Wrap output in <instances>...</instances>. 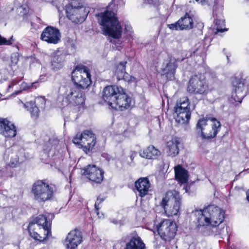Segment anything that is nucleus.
Returning a JSON list of instances; mask_svg holds the SVG:
<instances>
[{"label":"nucleus","instance_id":"24","mask_svg":"<svg viewBox=\"0 0 249 249\" xmlns=\"http://www.w3.org/2000/svg\"><path fill=\"white\" fill-rule=\"evenodd\" d=\"M140 156L146 159H156L160 155V152L153 145H150L139 151Z\"/></svg>","mask_w":249,"mask_h":249},{"label":"nucleus","instance_id":"38","mask_svg":"<svg viewBox=\"0 0 249 249\" xmlns=\"http://www.w3.org/2000/svg\"><path fill=\"white\" fill-rule=\"evenodd\" d=\"M19 82V80H18L17 79H13L11 82V83L8 86L7 90L6 92L9 93L12 91L11 90L13 88V87L17 85Z\"/></svg>","mask_w":249,"mask_h":249},{"label":"nucleus","instance_id":"20","mask_svg":"<svg viewBox=\"0 0 249 249\" xmlns=\"http://www.w3.org/2000/svg\"><path fill=\"white\" fill-rule=\"evenodd\" d=\"M82 237L78 230L71 231L68 234L65 245L67 249H75L82 242Z\"/></svg>","mask_w":249,"mask_h":249},{"label":"nucleus","instance_id":"11","mask_svg":"<svg viewBox=\"0 0 249 249\" xmlns=\"http://www.w3.org/2000/svg\"><path fill=\"white\" fill-rule=\"evenodd\" d=\"M157 228L161 238L165 241H170L173 239L177 231L176 224L169 219L162 220Z\"/></svg>","mask_w":249,"mask_h":249},{"label":"nucleus","instance_id":"25","mask_svg":"<svg viewBox=\"0 0 249 249\" xmlns=\"http://www.w3.org/2000/svg\"><path fill=\"white\" fill-rule=\"evenodd\" d=\"M146 246L142 239L138 235L132 237L127 243L124 249H145Z\"/></svg>","mask_w":249,"mask_h":249},{"label":"nucleus","instance_id":"15","mask_svg":"<svg viewBox=\"0 0 249 249\" xmlns=\"http://www.w3.org/2000/svg\"><path fill=\"white\" fill-rule=\"evenodd\" d=\"M233 85L234 87V90L232 93L230 102L232 104L237 103L235 104L236 106L241 103L243 99L246 95L245 83L240 79H236L233 82Z\"/></svg>","mask_w":249,"mask_h":249},{"label":"nucleus","instance_id":"47","mask_svg":"<svg viewBox=\"0 0 249 249\" xmlns=\"http://www.w3.org/2000/svg\"><path fill=\"white\" fill-rule=\"evenodd\" d=\"M197 2L200 3L201 5H204L207 2V0H195Z\"/></svg>","mask_w":249,"mask_h":249},{"label":"nucleus","instance_id":"55","mask_svg":"<svg viewBox=\"0 0 249 249\" xmlns=\"http://www.w3.org/2000/svg\"><path fill=\"white\" fill-rule=\"evenodd\" d=\"M197 50H196V51H195V52H194V53H197Z\"/></svg>","mask_w":249,"mask_h":249},{"label":"nucleus","instance_id":"46","mask_svg":"<svg viewBox=\"0 0 249 249\" xmlns=\"http://www.w3.org/2000/svg\"><path fill=\"white\" fill-rule=\"evenodd\" d=\"M110 222L114 224H120V221H117L115 219H110Z\"/></svg>","mask_w":249,"mask_h":249},{"label":"nucleus","instance_id":"33","mask_svg":"<svg viewBox=\"0 0 249 249\" xmlns=\"http://www.w3.org/2000/svg\"><path fill=\"white\" fill-rule=\"evenodd\" d=\"M24 107L30 112L31 116L35 118L39 115V110L38 107L35 105L33 101L26 102L24 104Z\"/></svg>","mask_w":249,"mask_h":249},{"label":"nucleus","instance_id":"13","mask_svg":"<svg viewBox=\"0 0 249 249\" xmlns=\"http://www.w3.org/2000/svg\"><path fill=\"white\" fill-rule=\"evenodd\" d=\"M83 174L90 180L96 183H101L104 178V171L95 165L86 166Z\"/></svg>","mask_w":249,"mask_h":249},{"label":"nucleus","instance_id":"49","mask_svg":"<svg viewBox=\"0 0 249 249\" xmlns=\"http://www.w3.org/2000/svg\"><path fill=\"white\" fill-rule=\"evenodd\" d=\"M247 199L249 201V190L246 192Z\"/></svg>","mask_w":249,"mask_h":249},{"label":"nucleus","instance_id":"19","mask_svg":"<svg viewBox=\"0 0 249 249\" xmlns=\"http://www.w3.org/2000/svg\"><path fill=\"white\" fill-rule=\"evenodd\" d=\"M121 87L118 86H108L106 87L103 91V99L111 107L115 102L117 96Z\"/></svg>","mask_w":249,"mask_h":249},{"label":"nucleus","instance_id":"50","mask_svg":"<svg viewBox=\"0 0 249 249\" xmlns=\"http://www.w3.org/2000/svg\"><path fill=\"white\" fill-rule=\"evenodd\" d=\"M42 1H46V2H52L53 1V0H42Z\"/></svg>","mask_w":249,"mask_h":249},{"label":"nucleus","instance_id":"42","mask_svg":"<svg viewBox=\"0 0 249 249\" xmlns=\"http://www.w3.org/2000/svg\"><path fill=\"white\" fill-rule=\"evenodd\" d=\"M124 30L125 31L128 33H131L132 32V29L131 26L129 24H126L124 27Z\"/></svg>","mask_w":249,"mask_h":249},{"label":"nucleus","instance_id":"10","mask_svg":"<svg viewBox=\"0 0 249 249\" xmlns=\"http://www.w3.org/2000/svg\"><path fill=\"white\" fill-rule=\"evenodd\" d=\"M187 89L191 93L207 94L209 87L204 76L201 74L192 76L189 81Z\"/></svg>","mask_w":249,"mask_h":249},{"label":"nucleus","instance_id":"18","mask_svg":"<svg viewBox=\"0 0 249 249\" xmlns=\"http://www.w3.org/2000/svg\"><path fill=\"white\" fill-rule=\"evenodd\" d=\"M167 26L172 30H189L193 27V21L191 17L186 13L176 23L168 24Z\"/></svg>","mask_w":249,"mask_h":249},{"label":"nucleus","instance_id":"35","mask_svg":"<svg viewBox=\"0 0 249 249\" xmlns=\"http://www.w3.org/2000/svg\"><path fill=\"white\" fill-rule=\"evenodd\" d=\"M225 26V21L223 19H217L215 21V25L214 29L216 30V32L215 33V34H217L219 32H223L227 31V29L225 28H223Z\"/></svg>","mask_w":249,"mask_h":249},{"label":"nucleus","instance_id":"48","mask_svg":"<svg viewBox=\"0 0 249 249\" xmlns=\"http://www.w3.org/2000/svg\"><path fill=\"white\" fill-rule=\"evenodd\" d=\"M187 188H188V187H187V185L184 184V186H183V189L185 190V192H187V191H188V189Z\"/></svg>","mask_w":249,"mask_h":249},{"label":"nucleus","instance_id":"21","mask_svg":"<svg viewBox=\"0 0 249 249\" xmlns=\"http://www.w3.org/2000/svg\"><path fill=\"white\" fill-rule=\"evenodd\" d=\"M176 60L169 58L165 60L161 66V74L166 75L168 79L172 80L174 78V74L177 68Z\"/></svg>","mask_w":249,"mask_h":249},{"label":"nucleus","instance_id":"14","mask_svg":"<svg viewBox=\"0 0 249 249\" xmlns=\"http://www.w3.org/2000/svg\"><path fill=\"white\" fill-rule=\"evenodd\" d=\"M118 95L117 96L115 102L113 103L112 107L115 109L123 111L131 107L132 106V99L127 94H126L124 89L121 87Z\"/></svg>","mask_w":249,"mask_h":249},{"label":"nucleus","instance_id":"57","mask_svg":"<svg viewBox=\"0 0 249 249\" xmlns=\"http://www.w3.org/2000/svg\"><path fill=\"white\" fill-rule=\"evenodd\" d=\"M217 0H214V2H216Z\"/></svg>","mask_w":249,"mask_h":249},{"label":"nucleus","instance_id":"52","mask_svg":"<svg viewBox=\"0 0 249 249\" xmlns=\"http://www.w3.org/2000/svg\"><path fill=\"white\" fill-rule=\"evenodd\" d=\"M133 158H134V156H133V154H132L131 156V158L132 160H133Z\"/></svg>","mask_w":249,"mask_h":249},{"label":"nucleus","instance_id":"16","mask_svg":"<svg viewBox=\"0 0 249 249\" xmlns=\"http://www.w3.org/2000/svg\"><path fill=\"white\" fill-rule=\"evenodd\" d=\"M61 34L59 30L52 26L46 27L43 31L40 38L49 43L57 44L60 39Z\"/></svg>","mask_w":249,"mask_h":249},{"label":"nucleus","instance_id":"8","mask_svg":"<svg viewBox=\"0 0 249 249\" xmlns=\"http://www.w3.org/2000/svg\"><path fill=\"white\" fill-rule=\"evenodd\" d=\"M72 80L75 87L84 89L91 83L89 69L85 66H77L72 72Z\"/></svg>","mask_w":249,"mask_h":249},{"label":"nucleus","instance_id":"53","mask_svg":"<svg viewBox=\"0 0 249 249\" xmlns=\"http://www.w3.org/2000/svg\"><path fill=\"white\" fill-rule=\"evenodd\" d=\"M111 42H112V43H115V40H114L113 41L111 40Z\"/></svg>","mask_w":249,"mask_h":249},{"label":"nucleus","instance_id":"3","mask_svg":"<svg viewBox=\"0 0 249 249\" xmlns=\"http://www.w3.org/2000/svg\"><path fill=\"white\" fill-rule=\"evenodd\" d=\"M224 211L214 205H209L201 211V214L198 216V226H215L220 224L224 219Z\"/></svg>","mask_w":249,"mask_h":249},{"label":"nucleus","instance_id":"26","mask_svg":"<svg viewBox=\"0 0 249 249\" xmlns=\"http://www.w3.org/2000/svg\"><path fill=\"white\" fill-rule=\"evenodd\" d=\"M64 55L59 52H54L52 55L51 67L54 71H57L63 67Z\"/></svg>","mask_w":249,"mask_h":249},{"label":"nucleus","instance_id":"40","mask_svg":"<svg viewBox=\"0 0 249 249\" xmlns=\"http://www.w3.org/2000/svg\"><path fill=\"white\" fill-rule=\"evenodd\" d=\"M11 62L13 65H15L17 64L18 60V55L17 54H15V53L12 54L11 55Z\"/></svg>","mask_w":249,"mask_h":249},{"label":"nucleus","instance_id":"36","mask_svg":"<svg viewBox=\"0 0 249 249\" xmlns=\"http://www.w3.org/2000/svg\"><path fill=\"white\" fill-rule=\"evenodd\" d=\"M57 142L56 140L49 139L43 146V150L46 152H50L53 149L52 144H55Z\"/></svg>","mask_w":249,"mask_h":249},{"label":"nucleus","instance_id":"1","mask_svg":"<svg viewBox=\"0 0 249 249\" xmlns=\"http://www.w3.org/2000/svg\"><path fill=\"white\" fill-rule=\"evenodd\" d=\"M124 0H112L108 4V10L96 15L99 24L102 26L103 34L115 39L121 37L122 28L115 14L111 10H115L124 5Z\"/></svg>","mask_w":249,"mask_h":249},{"label":"nucleus","instance_id":"51","mask_svg":"<svg viewBox=\"0 0 249 249\" xmlns=\"http://www.w3.org/2000/svg\"><path fill=\"white\" fill-rule=\"evenodd\" d=\"M226 56H227V58L228 59V60H229V55H228V54L226 55Z\"/></svg>","mask_w":249,"mask_h":249},{"label":"nucleus","instance_id":"45","mask_svg":"<svg viewBox=\"0 0 249 249\" xmlns=\"http://www.w3.org/2000/svg\"><path fill=\"white\" fill-rule=\"evenodd\" d=\"M198 29L200 30V31H201L204 26L202 22L198 23L197 25H196Z\"/></svg>","mask_w":249,"mask_h":249},{"label":"nucleus","instance_id":"41","mask_svg":"<svg viewBox=\"0 0 249 249\" xmlns=\"http://www.w3.org/2000/svg\"><path fill=\"white\" fill-rule=\"evenodd\" d=\"M160 0H144L145 3L151 4V5H156L157 4Z\"/></svg>","mask_w":249,"mask_h":249},{"label":"nucleus","instance_id":"34","mask_svg":"<svg viewBox=\"0 0 249 249\" xmlns=\"http://www.w3.org/2000/svg\"><path fill=\"white\" fill-rule=\"evenodd\" d=\"M38 82L36 81L32 83H27L25 82H23L20 85V90L15 91L14 93L15 95H17L22 90H25L28 89H36L38 86Z\"/></svg>","mask_w":249,"mask_h":249},{"label":"nucleus","instance_id":"4","mask_svg":"<svg viewBox=\"0 0 249 249\" xmlns=\"http://www.w3.org/2000/svg\"><path fill=\"white\" fill-rule=\"evenodd\" d=\"M221 124L219 121L213 117L208 119H200L196 124L198 134L204 139H210L216 136L220 130Z\"/></svg>","mask_w":249,"mask_h":249},{"label":"nucleus","instance_id":"17","mask_svg":"<svg viewBox=\"0 0 249 249\" xmlns=\"http://www.w3.org/2000/svg\"><path fill=\"white\" fill-rule=\"evenodd\" d=\"M151 188L149 179L147 177H142L135 182L134 191L136 195L143 197L148 194Z\"/></svg>","mask_w":249,"mask_h":249},{"label":"nucleus","instance_id":"29","mask_svg":"<svg viewBox=\"0 0 249 249\" xmlns=\"http://www.w3.org/2000/svg\"><path fill=\"white\" fill-rule=\"evenodd\" d=\"M175 112H191L189 99L184 97L177 102L175 107Z\"/></svg>","mask_w":249,"mask_h":249},{"label":"nucleus","instance_id":"7","mask_svg":"<svg viewBox=\"0 0 249 249\" xmlns=\"http://www.w3.org/2000/svg\"><path fill=\"white\" fill-rule=\"evenodd\" d=\"M32 192L35 199L40 202L50 200L53 196V187L42 180L36 181L32 186Z\"/></svg>","mask_w":249,"mask_h":249},{"label":"nucleus","instance_id":"27","mask_svg":"<svg viewBox=\"0 0 249 249\" xmlns=\"http://www.w3.org/2000/svg\"><path fill=\"white\" fill-rule=\"evenodd\" d=\"M211 234L219 235L221 238H224L228 235L227 228L222 222L215 226H211Z\"/></svg>","mask_w":249,"mask_h":249},{"label":"nucleus","instance_id":"32","mask_svg":"<svg viewBox=\"0 0 249 249\" xmlns=\"http://www.w3.org/2000/svg\"><path fill=\"white\" fill-rule=\"evenodd\" d=\"M179 143L178 140L175 139L170 141L167 143L168 148V154L169 156L174 157L178 153V145Z\"/></svg>","mask_w":249,"mask_h":249},{"label":"nucleus","instance_id":"12","mask_svg":"<svg viewBox=\"0 0 249 249\" xmlns=\"http://www.w3.org/2000/svg\"><path fill=\"white\" fill-rule=\"evenodd\" d=\"M82 90L75 86L68 90L65 93V99L68 104L74 106L83 105L85 97Z\"/></svg>","mask_w":249,"mask_h":249},{"label":"nucleus","instance_id":"37","mask_svg":"<svg viewBox=\"0 0 249 249\" xmlns=\"http://www.w3.org/2000/svg\"><path fill=\"white\" fill-rule=\"evenodd\" d=\"M14 41V39L13 36L11 37L9 39H6L0 35V45H10L12 44Z\"/></svg>","mask_w":249,"mask_h":249},{"label":"nucleus","instance_id":"5","mask_svg":"<svg viewBox=\"0 0 249 249\" xmlns=\"http://www.w3.org/2000/svg\"><path fill=\"white\" fill-rule=\"evenodd\" d=\"M181 200V196L178 191L170 190L166 192L163 197L160 206L164 209L168 216L177 215L180 209Z\"/></svg>","mask_w":249,"mask_h":249},{"label":"nucleus","instance_id":"2","mask_svg":"<svg viewBox=\"0 0 249 249\" xmlns=\"http://www.w3.org/2000/svg\"><path fill=\"white\" fill-rule=\"evenodd\" d=\"M50 226L51 223L47 221V217L44 215H39L30 221L28 231L33 238L43 241L51 234Z\"/></svg>","mask_w":249,"mask_h":249},{"label":"nucleus","instance_id":"22","mask_svg":"<svg viewBox=\"0 0 249 249\" xmlns=\"http://www.w3.org/2000/svg\"><path fill=\"white\" fill-rule=\"evenodd\" d=\"M0 134L5 137H14L17 130L14 124L6 119L0 120Z\"/></svg>","mask_w":249,"mask_h":249},{"label":"nucleus","instance_id":"39","mask_svg":"<svg viewBox=\"0 0 249 249\" xmlns=\"http://www.w3.org/2000/svg\"><path fill=\"white\" fill-rule=\"evenodd\" d=\"M104 198L98 197L95 203V209L97 215H99V210L100 208V204L104 201Z\"/></svg>","mask_w":249,"mask_h":249},{"label":"nucleus","instance_id":"56","mask_svg":"<svg viewBox=\"0 0 249 249\" xmlns=\"http://www.w3.org/2000/svg\"><path fill=\"white\" fill-rule=\"evenodd\" d=\"M1 172L0 171V177L1 176Z\"/></svg>","mask_w":249,"mask_h":249},{"label":"nucleus","instance_id":"44","mask_svg":"<svg viewBox=\"0 0 249 249\" xmlns=\"http://www.w3.org/2000/svg\"><path fill=\"white\" fill-rule=\"evenodd\" d=\"M36 102H41L43 105L45 104V99L42 97H38L36 99Z\"/></svg>","mask_w":249,"mask_h":249},{"label":"nucleus","instance_id":"23","mask_svg":"<svg viewBox=\"0 0 249 249\" xmlns=\"http://www.w3.org/2000/svg\"><path fill=\"white\" fill-rule=\"evenodd\" d=\"M12 152L11 153V160L9 163V166L11 167L14 168L19 165L24 158L23 150H18V148L13 147L12 149Z\"/></svg>","mask_w":249,"mask_h":249},{"label":"nucleus","instance_id":"6","mask_svg":"<svg viewBox=\"0 0 249 249\" xmlns=\"http://www.w3.org/2000/svg\"><path fill=\"white\" fill-rule=\"evenodd\" d=\"M89 12L88 7L84 6L82 3L76 0H72L66 6L67 17L75 23L83 22Z\"/></svg>","mask_w":249,"mask_h":249},{"label":"nucleus","instance_id":"31","mask_svg":"<svg viewBox=\"0 0 249 249\" xmlns=\"http://www.w3.org/2000/svg\"><path fill=\"white\" fill-rule=\"evenodd\" d=\"M176 121L181 124H186L189 122L191 117V112H175Z\"/></svg>","mask_w":249,"mask_h":249},{"label":"nucleus","instance_id":"28","mask_svg":"<svg viewBox=\"0 0 249 249\" xmlns=\"http://www.w3.org/2000/svg\"><path fill=\"white\" fill-rule=\"evenodd\" d=\"M175 177L180 183L184 184L188 181V172L180 165L175 167Z\"/></svg>","mask_w":249,"mask_h":249},{"label":"nucleus","instance_id":"9","mask_svg":"<svg viewBox=\"0 0 249 249\" xmlns=\"http://www.w3.org/2000/svg\"><path fill=\"white\" fill-rule=\"evenodd\" d=\"M72 142L74 143L81 146L83 151L88 153L94 148L96 142V138L91 131L86 130L80 134H77Z\"/></svg>","mask_w":249,"mask_h":249},{"label":"nucleus","instance_id":"30","mask_svg":"<svg viewBox=\"0 0 249 249\" xmlns=\"http://www.w3.org/2000/svg\"><path fill=\"white\" fill-rule=\"evenodd\" d=\"M126 64V61L121 62L117 66L116 73L118 80L128 79L126 78L128 76V73L125 72Z\"/></svg>","mask_w":249,"mask_h":249},{"label":"nucleus","instance_id":"43","mask_svg":"<svg viewBox=\"0 0 249 249\" xmlns=\"http://www.w3.org/2000/svg\"><path fill=\"white\" fill-rule=\"evenodd\" d=\"M127 79H128L127 80H124L125 81H127V82H135L136 81V78L132 76H131L129 74H128V76L127 77Z\"/></svg>","mask_w":249,"mask_h":249},{"label":"nucleus","instance_id":"54","mask_svg":"<svg viewBox=\"0 0 249 249\" xmlns=\"http://www.w3.org/2000/svg\"><path fill=\"white\" fill-rule=\"evenodd\" d=\"M38 229H36V231H38Z\"/></svg>","mask_w":249,"mask_h":249}]
</instances>
